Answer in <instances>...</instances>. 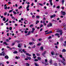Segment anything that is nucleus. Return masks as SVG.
<instances>
[{
  "mask_svg": "<svg viewBox=\"0 0 66 66\" xmlns=\"http://www.w3.org/2000/svg\"><path fill=\"white\" fill-rule=\"evenodd\" d=\"M56 32L57 33H59L60 32V35H62V33H63V31H62V30H59L57 31Z\"/></svg>",
  "mask_w": 66,
  "mask_h": 66,
  "instance_id": "obj_1",
  "label": "nucleus"
},
{
  "mask_svg": "<svg viewBox=\"0 0 66 66\" xmlns=\"http://www.w3.org/2000/svg\"><path fill=\"white\" fill-rule=\"evenodd\" d=\"M47 26V27H52V23H50L49 24H48Z\"/></svg>",
  "mask_w": 66,
  "mask_h": 66,
  "instance_id": "obj_2",
  "label": "nucleus"
},
{
  "mask_svg": "<svg viewBox=\"0 0 66 66\" xmlns=\"http://www.w3.org/2000/svg\"><path fill=\"white\" fill-rule=\"evenodd\" d=\"M55 36H57L59 38L60 37V34L57 33H56L55 34Z\"/></svg>",
  "mask_w": 66,
  "mask_h": 66,
  "instance_id": "obj_3",
  "label": "nucleus"
},
{
  "mask_svg": "<svg viewBox=\"0 0 66 66\" xmlns=\"http://www.w3.org/2000/svg\"><path fill=\"white\" fill-rule=\"evenodd\" d=\"M59 62H61L63 65H65L66 64V63H65V62L63 61H62L61 60H60Z\"/></svg>",
  "mask_w": 66,
  "mask_h": 66,
  "instance_id": "obj_4",
  "label": "nucleus"
},
{
  "mask_svg": "<svg viewBox=\"0 0 66 66\" xmlns=\"http://www.w3.org/2000/svg\"><path fill=\"white\" fill-rule=\"evenodd\" d=\"M61 13H62V15H63V16L65 15L66 14H65V12H63L62 11H61Z\"/></svg>",
  "mask_w": 66,
  "mask_h": 66,
  "instance_id": "obj_5",
  "label": "nucleus"
},
{
  "mask_svg": "<svg viewBox=\"0 0 66 66\" xmlns=\"http://www.w3.org/2000/svg\"><path fill=\"white\" fill-rule=\"evenodd\" d=\"M32 31H31V32L32 33H34V31L35 30V29L34 28H32Z\"/></svg>",
  "mask_w": 66,
  "mask_h": 66,
  "instance_id": "obj_6",
  "label": "nucleus"
},
{
  "mask_svg": "<svg viewBox=\"0 0 66 66\" xmlns=\"http://www.w3.org/2000/svg\"><path fill=\"white\" fill-rule=\"evenodd\" d=\"M19 49V52H20V53H23V52L22 51V48H20Z\"/></svg>",
  "mask_w": 66,
  "mask_h": 66,
  "instance_id": "obj_7",
  "label": "nucleus"
},
{
  "mask_svg": "<svg viewBox=\"0 0 66 66\" xmlns=\"http://www.w3.org/2000/svg\"><path fill=\"white\" fill-rule=\"evenodd\" d=\"M3 44H5V45H9V44L8 43H6V42H4L3 43Z\"/></svg>",
  "mask_w": 66,
  "mask_h": 66,
  "instance_id": "obj_8",
  "label": "nucleus"
},
{
  "mask_svg": "<svg viewBox=\"0 0 66 66\" xmlns=\"http://www.w3.org/2000/svg\"><path fill=\"white\" fill-rule=\"evenodd\" d=\"M29 44L30 45H33V44H35V43H34V42H30L29 43Z\"/></svg>",
  "mask_w": 66,
  "mask_h": 66,
  "instance_id": "obj_9",
  "label": "nucleus"
},
{
  "mask_svg": "<svg viewBox=\"0 0 66 66\" xmlns=\"http://www.w3.org/2000/svg\"><path fill=\"white\" fill-rule=\"evenodd\" d=\"M52 33V31H49V32L45 33V34H50V33Z\"/></svg>",
  "mask_w": 66,
  "mask_h": 66,
  "instance_id": "obj_10",
  "label": "nucleus"
},
{
  "mask_svg": "<svg viewBox=\"0 0 66 66\" xmlns=\"http://www.w3.org/2000/svg\"><path fill=\"white\" fill-rule=\"evenodd\" d=\"M55 16V15L54 14L52 15H51L50 16V17L51 18H53V17H54Z\"/></svg>",
  "mask_w": 66,
  "mask_h": 66,
  "instance_id": "obj_11",
  "label": "nucleus"
},
{
  "mask_svg": "<svg viewBox=\"0 0 66 66\" xmlns=\"http://www.w3.org/2000/svg\"><path fill=\"white\" fill-rule=\"evenodd\" d=\"M2 53L3 56H5V53L4 52H2Z\"/></svg>",
  "mask_w": 66,
  "mask_h": 66,
  "instance_id": "obj_12",
  "label": "nucleus"
},
{
  "mask_svg": "<svg viewBox=\"0 0 66 66\" xmlns=\"http://www.w3.org/2000/svg\"><path fill=\"white\" fill-rule=\"evenodd\" d=\"M5 58L6 59H9V56L7 55H6L5 56Z\"/></svg>",
  "mask_w": 66,
  "mask_h": 66,
  "instance_id": "obj_13",
  "label": "nucleus"
},
{
  "mask_svg": "<svg viewBox=\"0 0 66 66\" xmlns=\"http://www.w3.org/2000/svg\"><path fill=\"white\" fill-rule=\"evenodd\" d=\"M26 54L27 55H28V56H31V54H30V55L29 54V53H26Z\"/></svg>",
  "mask_w": 66,
  "mask_h": 66,
  "instance_id": "obj_14",
  "label": "nucleus"
},
{
  "mask_svg": "<svg viewBox=\"0 0 66 66\" xmlns=\"http://www.w3.org/2000/svg\"><path fill=\"white\" fill-rule=\"evenodd\" d=\"M35 66H39V65L37 64V63H35Z\"/></svg>",
  "mask_w": 66,
  "mask_h": 66,
  "instance_id": "obj_15",
  "label": "nucleus"
},
{
  "mask_svg": "<svg viewBox=\"0 0 66 66\" xmlns=\"http://www.w3.org/2000/svg\"><path fill=\"white\" fill-rule=\"evenodd\" d=\"M6 20V18H5L4 17L3 19V21H5Z\"/></svg>",
  "mask_w": 66,
  "mask_h": 66,
  "instance_id": "obj_16",
  "label": "nucleus"
},
{
  "mask_svg": "<svg viewBox=\"0 0 66 66\" xmlns=\"http://www.w3.org/2000/svg\"><path fill=\"white\" fill-rule=\"evenodd\" d=\"M13 53L15 54V53H18V52L17 51H15L13 52Z\"/></svg>",
  "mask_w": 66,
  "mask_h": 66,
  "instance_id": "obj_17",
  "label": "nucleus"
},
{
  "mask_svg": "<svg viewBox=\"0 0 66 66\" xmlns=\"http://www.w3.org/2000/svg\"><path fill=\"white\" fill-rule=\"evenodd\" d=\"M53 65L55 66H57V64L56 63H55L53 64Z\"/></svg>",
  "mask_w": 66,
  "mask_h": 66,
  "instance_id": "obj_18",
  "label": "nucleus"
},
{
  "mask_svg": "<svg viewBox=\"0 0 66 66\" xmlns=\"http://www.w3.org/2000/svg\"><path fill=\"white\" fill-rule=\"evenodd\" d=\"M39 21H38V20H37V21H36V24H37L38 23H39Z\"/></svg>",
  "mask_w": 66,
  "mask_h": 66,
  "instance_id": "obj_19",
  "label": "nucleus"
},
{
  "mask_svg": "<svg viewBox=\"0 0 66 66\" xmlns=\"http://www.w3.org/2000/svg\"><path fill=\"white\" fill-rule=\"evenodd\" d=\"M27 58L29 60H31V57H27Z\"/></svg>",
  "mask_w": 66,
  "mask_h": 66,
  "instance_id": "obj_20",
  "label": "nucleus"
},
{
  "mask_svg": "<svg viewBox=\"0 0 66 66\" xmlns=\"http://www.w3.org/2000/svg\"><path fill=\"white\" fill-rule=\"evenodd\" d=\"M36 47V46H35V45H34V46L32 47L31 48L32 49H33L34 48H35Z\"/></svg>",
  "mask_w": 66,
  "mask_h": 66,
  "instance_id": "obj_21",
  "label": "nucleus"
},
{
  "mask_svg": "<svg viewBox=\"0 0 66 66\" xmlns=\"http://www.w3.org/2000/svg\"><path fill=\"white\" fill-rule=\"evenodd\" d=\"M26 66H30V64H29L28 63H26Z\"/></svg>",
  "mask_w": 66,
  "mask_h": 66,
  "instance_id": "obj_22",
  "label": "nucleus"
},
{
  "mask_svg": "<svg viewBox=\"0 0 66 66\" xmlns=\"http://www.w3.org/2000/svg\"><path fill=\"white\" fill-rule=\"evenodd\" d=\"M22 51H23V52L24 53H26V52H27L25 51L24 49H23L22 50Z\"/></svg>",
  "mask_w": 66,
  "mask_h": 66,
  "instance_id": "obj_23",
  "label": "nucleus"
},
{
  "mask_svg": "<svg viewBox=\"0 0 66 66\" xmlns=\"http://www.w3.org/2000/svg\"><path fill=\"white\" fill-rule=\"evenodd\" d=\"M30 34H31V32L30 31H29L27 34L28 35H30Z\"/></svg>",
  "mask_w": 66,
  "mask_h": 66,
  "instance_id": "obj_24",
  "label": "nucleus"
},
{
  "mask_svg": "<svg viewBox=\"0 0 66 66\" xmlns=\"http://www.w3.org/2000/svg\"><path fill=\"white\" fill-rule=\"evenodd\" d=\"M20 57H17V56H16L15 57V59H20Z\"/></svg>",
  "mask_w": 66,
  "mask_h": 66,
  "instance_id": "obj_25",
  "label": "nucleus"
},
{
  "mask_svg": "<svg viewBox=\"0 0 66 66\" xmlns=\"http://www.w3.org/2000/svg\"><path fill=\"white\" fill-rule=\"evenodd\" d=\"M36 54L37 56H40V54L39 53H36Z\"/></svg>",
  "mask_w": 66,
  "mask_h": 66,
  "instance_id": "obj_26",
  "label": "nucleus"
},
{
  "mask_svg": "<svg viewBox=\"0 0 66 66\" xmlns=\"http://www.w3.org/2000/svg\"><path fill=\"white\" fill-rule=\"evenodd\" d=\"M27 22H28V21L26 20H25V21H24V23L25 24H26V23H27Z\"/></svg>",
  "mask_w": 66,
  "mask_h": 66,
  "instance_id": "obj_27",
  "label": "nucleus"
},
{
  "mask_svg": "<svg viewBox=\"0 0 66 66\" xmlns=\"http://www.w3.org/2000/svg\"><path fill=\"white\" fill-rule=\"evenodd\" d=\"M18 47L19 48H20V47H21V46H20V44H18Z\"/></svg>",
  "mask_w": 66,
  "mask_h": 66,
  "instance_id": "obj_28",
  "label": "nucleus"
},
{
  "mask_svg": "<svg viewBox=\"0 0 66 66\" xmlns=\"http://www.w3.org/2000/svg\"><path fill=\"white\" fill-rule=\"evenodd\" d=\"M24 32L26 34H27V33H28V31L27 30H25L24 31Z\"/></svg>",
  "mask_w": 66,
  "mask_h": 66,
  "instance_id": "obj_29",
  "label": "nucleus"
},
{
  "mask_svg": "<svg viewBox=\"0 0 66 66\" xmlns=\"http://www.w3.org/2000/svg\"><path fill=\"white\" fill-rule=\"evenodd\" d=\"M13 13H14V14L15 15V14H17L16 12H15V11H13Z\"/></svg>",
  "mask_w": 66,
  "mask_h": 66,
  "instance_id": "obj_30",
  "label": "nucleus"
},
{
  "mask_svg": "<svg viewBox=\"0 0 66 66\" xmlns=\"http://www.w3.org/2000/svg\"><path fill=\"white\" fill-rule=\"evenodd\" d=\"M51 54H52V55H54V52H52L51 53Z\"/></svg>",
  "mask_w": 66,
  "mask_h": 66,
  "instance_id": "obj_31",
  "label": "nucleus"
},
{
  "mask_svg": "<svg viewBox=\"0 0 66 66\" xmlns=\"http://www.w3.org/2000/svg\"><path fill=\"white\" fill-rule=\"evenodd\" d=\"M38 4H39L40 5V6H43V4H42L39 3Z\"/></svg>",
  "mask_w": 66,
  "mask_h": 66,
  "instance_id": "obj_32",
  "label": "nucleus"
},
{
  "mask_svg": "<svg viewBox=\"0 0 66 66\" xmlns=\"http://www.w3.org/2000/svg\"><path fill=\"white\" fill-rule=\"evenodd\" d=\"M38 60H41V58H40L39 57H38Z\"/></svg>",
  "mask_w": 66,
  "mask_h": 66,
  "instance_id": "obj_33",
  "label": "nucleus"
},
{
  "mask_svg": "<svg viewBox=\"0 0 66 66\" xmlns=\"http://www.w3.org/2000/svg\"><path fill=\"white\" fill-rule=\"evenodd\" d=\"M29 7H30V5H27V7L26 8V9H28V8H29Z\"/></svg>",
  "mask_w": 66,
  "mask_h": 66,
  "instance_id": "obj_34",
  "label": "nucleus"
},
{
  "mask_svg": "<svg viewBox=\"0 0 66 66\" xmlns=\"http://www.w3.org/2000/svg\"><path fill=\"white\" fill-rule=\"evenodd\" d=\"M66 51V50L65 49H63L62 50V52H65Z\"/></svg>",
  "mask_w": 66,
  "mask_h": 66,
  "instance_id": "obj_35",
  "label": "nucleus"
},
{
  "mask_svg": "<svg viewBox=\"0 0 66 66\" xmlns=\"http://www.w3.org/2000/svg\"><path fill=\"white\" fill-rule=\"evenodd\" d=\"M40 49H41V50H43V47H42V46H41V47H40Z\"/></svg>",
  "mask_w": 66,
  "mask_h": 66,
  "instance_id": "obj_36",
  "label": "nucleus"
},
{
  "mask_svg": "<svg viewBox=\"0 0 66 66\" xmlns=\"http://www.w3.org/2000/svg\"><path fill=\"white\" fill-rule=\"evenodd\" d=\"M43 27V25L41 24V25L40 26V28H42V27Z\"/></svg>",
  "mask_w": 66,
  "mask_h": 66,
  "instance_id": "obj_37",
  "label": "nucleus"
},
{
  "mask_svg": "<svg viewBox=\"0 0 66 66\" xmlns=\"http://www.w3.org/2000/svg\"><path fill=\"white\" fill-rule=\"evenodd\" d=\"M64 1H64V0H62V3L63 4H64Z\"/></svg>",
  "mask_w": 66,
  "mask_h": 66,
  "instance_id": "obj_38",
  "label": "nucleus"
},
{
  "mask_svg": "<svg viewBox=\"0 0 66 66\" xmlns=\"http://www.w3.org/2000/svg\"><path fill=\"white\" fill-rule=\"evenodd\" d=\"M36 18L38 19H39V16H36Z\"/></svg>",
  "mask_w": 66,
  "mask_h": 66,
  "instance_id": "obj_39",
  "label": "nucleus"
},
{
  "mask_svg": "<svg viewBox=\"0 0 66 66\" xmlns=\"http://www.w3.org/2000/svg\"><path fill=\"white\" fill-rule=\"evenodd\" d=\"M50 64H52V60L50 61Z\"/></svg>",
  "mask_w": 66,
  "mask_h": 66,
  "instance_id": "obj_40",
  "label": "nucleus"
},
{
  "mask_svg": "<svg viewBox=\"0 0 66 66\" xmlns=\"http://www.w3.org/2000/svg\"><path fill=\"white\" fill-rule=\"evenodd\" d=\"M16 42H17V43H20V41H18L16 40Z\"/></svg>",
  "mask_w": 66,
  "mask_h": 66,
  "instance_id": "obj_41",
  "label": "nucleus"
},
{
  "mask_svg": "<svg viewBox=\"0 0 66 66\" xmlns=\"http://www.w3.org/2000/svg\"><path fill=\"white\" fill-rule=\"evenodd\" d=\"M45 64L46 65H48V63L46 62L45 63Z\"/></svg>",
  "mask_w": 66,
  "mask_h": 66,
  "instance_id": "obj_42",
  "label": "nucleus"
},
{
  "mask_svg": "<svg viewBox=\"0 0 66 66\" xmlns=\"http://www.w3.org/2000/svg\"><path fill=\"white\" fill-rule=\"evenodd\" d=\"M60 57L61 58H62L63 57V56H62V55H60Z\"/></svg>",
  "mask_w": 66,
  "mask_h": 66,
  "instance_id": "obj_43",
  "label": "nucleus"
},
{
  "mask_svg": "<svg viewBox=\"0 0 66 66\" xmlns=\"http://www.w3.org/2000/svg\"><path fill=\"white\" fill-rule=\"evenodd\" d=\"M9 30H12V28L11 27H10L9 28Z\"/></svg>",
  "mask_w": 66,
  "mask_h": 66,
  "instance_id": "obj_44",
  "label": "nucleus"
},
{
  "mask_svg": "<svg viewBox=\"0 0 66 66\" xmlns=\"http://www.w3.org/2000/svg\"><path fill=\"white\" fill-rule=\"evenodd\" d=\"M7 14V12H5L4 14V15L5 16L6 15V14Z\"/></svg>",
  "mask_w": 66,
  "mask_h": 66,
  "instance_id": "obj_45",
  "label": "nucleus"
},
{
  "mask_svg": "<svg viewBox=\"0 0 66 66\" xmlns=\"http://www.w3.org/2000/svg\"><path fill=\"white\" fill-rule=\"evenodd\" d=\"M33 25L31 24L30 26V27H33Z\"/></svg>",
  "mask_w": 66,
  "mask_h": 66,
  "instance_id": "obj_46",
  "label": "nucleus"
},
{
  "mask_svg": "<svg viewBox=\"0 0 66 66\" xmlns=\"http://www.w3.org/2000/svg\"><path fill=\"white\" fill-rule=\"evenodd\" d=\"M22 8V6H20L18 8V9H21Z\"/></svg>",
  "mask_w": 66,
  "mask_h": 66,
  "instance_id": "obj_47",
  "label": "nucleus"
},
{
  "mask_svg": "<svg viewBox=\"0 0 66 66\" xmlns=\"http://www.w3.org/2000/svg\"><path fill=\"white\" fill-rule=\"evenodd\" d=\"M13 11V10H10L9 11V13H11V12H12Z\"/></svg>",
  "mask_w": 66,
  "mask_h": 66,
  "instance_id": "obj_48",
  "label": "nucleus"
},
{
  "mask_svg": "<svg viewBox=\"0 0 66 66\" xmlns=\"http://www.w3.org/2000/svg\"><path fill=\"white\" fill-rule=\"evenodd\" d=\"M40 45H41V44H40V43H39V44H37V46H40Z\"/></svg>",
  "mask_w": 66,
  "mask_h": 66,
  "instance_id": "obj_49",
  "label": "nucleus"
},
{
  "mask_svg": "<svg viewBox=\"0 0 66 66\" xmlns=\"http://www.w3.org/2000/svg\"><path fill=\"white\" fill-rule=\"evenodd\" d=\"M4 9H6V10L7 9V6H6L4 8Z\"/></svg>",
  "mask_w": 66,
  "mask_h": 66,
  "instance_id": "obj_50",
  "label": "nucleus"
},
{
  "mask_svg": "<svg viewBox=\"0 0 66 66\" xmlns=\"http://www.w3.org/2000/svg\"><path fill=\"white\" fill-rule=\"evenodd\" d=\"M45 62H48V60H47V59H45Z\"/></svg>",
  "mask_w": 66,
  "mask_h": 66,
  "instance_id": "obj_51",
  "label": "nucleus"
},
{
  "mask_svg": "<svg viewBox=\"0 0 66 66\" xmlns=\"http://www.w3.org/2000/svg\"><path fill=\"white\" fill-rule=\"evenodd\" d=\"M31 6H33V5H34V3H32L31 4Z\"/></svg>",
  "mask_w": 66,
  "mask_h": 66,
  "instance_id": "obj_52",
  "label": "nucleus"
},
{
  "mask_svg": "<svg viewBox=\"0 0 66 66\" xmlns=\"http://www.w3.org/2000/svg\"><path fill=\"white\" fill-rule=\"evenodd\" d=\"M50 4L52 6V5H53V4L52 3V2L51 3H50Z\"/></svg>",
  "mask_w": 66,
  "mask_h": 66,
  "instance_id": "obj_53",
  "label": "nucleus"
},
{
  "mask_svg": "<svg viewBox=\"0 0 66 66\" xmlns=\"http://www.w3.org/2000/svg\"><path fill=\"white\" fill-rule=\"evenodd\" d=\"M38 61V60L37 59H35V61Z\"/></svg>",
  "mask_w": 66,
  "mask_h": 66,
  "instance_id": "obj_54",
  "label": "nucleus"
},
{
  "mask_svg": "<svg viewBox=\"0 0 66 66\" xmlns=\"http://www.w3.org/2000/svg\"><path fill=\"white\" fill-rule=\"evenodd\" d=\"M60 6H57V9H60Z\"/></svg>",
  "mask_w": 66,
  "mask_h": 66,
  "instance_id": "obj_55",
  "label": "nucleus"
},
{
  "mask_svg": "<svg viewBox=\"0 0 66 66\" xmlns=\"http://www.w3.org/2000/svg\"><path fill=\"white\" fill-rule=\"evenodd\" d=\"M35 17V16L34 15H33L32 16V18H34Z\"/></svg>",
  "mask_w": 66,
  "mask_h": 66,
  "instance_id": "obj_56",
  "label": "nucleus"
},
{
  "mask_svg": "<svg viewBox=\"0 0 66 66\" xmlns=\"http://www.w3.org/2000/svg\"><path fill=\"white\" fill-rule=\"evenodd\" d=\"M62 60L64 61H65V58H63Z\"/></svg>",
  "mask_w": 66,
  "mask_h": 66,
  "instance_id": "obj_57",
  "label": "nucleus"
},
{
  "mask_svg": "<svg viewBox=\"0 0 66 66\" xmlns=\"http://www.w3.org/2000/svg\"><path fill=\"white\" fill-rule=\"evenodd\" d=\"M49 1L50 2V3H51L52 2V0H50Z\"/></svg>",
  "mask_w": 66,
  "mask_h": 66,
  "instance_id": "obj_58",
  "label": "nucleus"
},
{
  "mask_svg": "<svg viewBox=\"0 0 66 66\" xmlns=\"http://www.w3.org/2000/svg\"><path fill=\"white\" fill-rule=\"evenodd\" d=\"M26 9H27V11H29V10H30V9L29 8H26Z\"/></svg>",
  "mask_w": 66,
  "mask_h": 66,
  "instance_id": "obj_59",
  "label": "nucleus"
},
{
  "mask_svg": "<svg viewBox=\"0 0 66 66\" xmlns=\"http://www.w3.org/2000/svg\"><path fill=\"white\" fill-rule=\"evenodd\" d=\"M52 37L51 36H50L48 37V39H50V38H51Z\"/></svg>",
  "mask_w": 66,
  "mask_h": 66,
  "instance_id": "obj_60",
  "label": "nucleus"
},
{
  "mask_svg": "<svg viewBox=\"0 0 66 66\" xmlns=\"http://www.w3.org/2000/svg\"><path fill=\"white\" fill-rule=\"evenodd\" d=\"M64 43H65V45H64V46H66V41H65L64 42Z\"/></svg>",
  "mask_w": 66,
  "mask_h": 66,
  "instance_id": "obj_61",
  "label": "nucleus"
},
{
  "mask_svg": "<svg viewBox=\"0 0 66 66\" xmlns=\"http://www.w3.org/2000/svg\"><path fill=\"white\" fill-rule=\"evenodd\" d=\"M32 40H33V41H35V39H34V38H32Z\"/></svg>",
  "mask_w": 66,
  "mask_h": 66,
  "instance_id": "obj_62",
  "label": "nucleus"
},
{
  "mask_svg": "<svg viewBox=\"0 0 66 66\" xmlns=\"http://www.w3.org/2000/svg\"><path fill=\"white\" fill-rule=\"evenodd\" d=\"M15 6L16 7H18V5L17 4H15Z\"/></svg>",
  "mask_w": 66,
  "mask_h": 66,
  "instance_id": "obj_63",
  "label": "nucleus"
},
{
  "mask_svg": "<svg viewBox=\"0 0 66 66\" xmlns=\"http://www.w3.org/2000/svg\"><path fill=\"white\" fill-rule=\"evenodd\" d=\"M6 42H9V40L8 39H6Z\"/></svg>",
  "mask_w": 66,
  "mask_h": 66,
  "instance_id": "obj_64",
  "label": "nucleus"
}]
</instances>
